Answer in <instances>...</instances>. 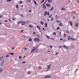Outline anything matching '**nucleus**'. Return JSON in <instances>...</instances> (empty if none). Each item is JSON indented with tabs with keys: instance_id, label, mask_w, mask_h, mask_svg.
Segmentation results:
<instances>
[{
	"instance_id": "obj_1",
	"label": "nucleus",
	"mask_w": 79,
	"mask_h": 79,
	"mask_svg": "<svg viewBox=\"0 0 79 79\" xmlns=\"http://www.w3.org/2000/svg\"><path fill=\"white\" fill-rule=\"evenodd\" d=\"M34 40L35 42H40V39L36 38L34 39Z\"/></svg>"
},
{
	"instance_id": "obj_2",
	"label": "nucleus",
	"mask_w": 79,
	"mask_h": 79,
	"mask_svg": "<svg viewBox=\"0 0 79 79\" xmlns=\"http://www.w3.org/2000/svg\"><path fill=\"white\" fill-rule=\"evenodd\" d=\"M37 48V47H36V48L35 47H33L31 51V53H33L36 50Z\"/></svg>"
},
{
	"instance_id": "obj_3",
	"label": "nucleus",
	"mask_w": 79,
	"mask_h": 79,
	"mask_svg": "<svg viewBox=\"0 0 79 79\" xmlns=\"http://www.w3.org/2000/svg\"><path fill=\"white\" fill-rule=\"evenodd\" d=\"M51 65H50L47 66L48 68H47L46 71H49V69H50V66Z\"/></svg>"
},
{
	"instance_id": "obj_4",
	"label": "nucleus",
	"mask_w": 79,
	"mask_h": 79,
	"mask_svg": "<svg viewBox=\"0 0 79 79\" xmlns=\"http://www.w3.org/2000/svg\"><path fill=\"white\" fill-rule=\"evenodd\" d=\"M28 40L29 42H32V39L31 37H29L28 38Z\"/></svg>"
},
{
	"instance_id": "obj_5",
	"label": "nucleus",
	"mask_w": 79,
	"mask_h": 79,
	"mask_svg": "<svg viewBox=\"0 0 79 79\" xmlns=\"http://www.w3.org/2000/svg\"><path fill=\"white\" fill-rule=\"evenodd\" d=\"M50 76L48 75H46L45 76V78H50Z\"/></svg>"
},
{
	"instance_id": "obj_6",
	"label": "nucleus",
	"mask_w": 79,
	"mask_h": 79,
	"mask_svg": "<svg viewBox=\"0 0 79 79\" xmlns=\"http://www.w3.org/2000/svg\"><path fill=\"white\" fill-rule=\"evenodd\" d=\"M26 24V22L24 21H23L22 22V25H25V24Z\"/></svg>"
},
{
	"instance_id": "obj_7",
	"label": "nucleus",
	"mask_w": 79,
	"mask_h": 79,
	"mask_svg": "<svg viewBox=\"0 0 79 79\" xmlns=\"http://www.w3.org/2000/svg\"><path fill=\"white\" fill-rule=\"evenodd\" d=\"M63 47L64 48L66 49H68V47H67L65 45H63Z\"/></svg>"
},
{
	"instance_id": "obj_8",
	"label": "nucleus",
	"mask_w": 79,
	"mask_h": 79,
	"mask_svg": "<svg viewBox=\"0 0 79 79\" xmlns=\"http://www.w3.org/2000/svg\"><path fill=\"white\" fill-rule=\"evenodd\" d=\"M70 40H74L76 41V39L73 38H71Z\"/></svg>"
},
{
	"instance_id": "obj_9",
	"label": "nucleus",
	"mask_w": 79,
	"mask_h": 79,
	"mask_svg": "<svg viewBox=\"0 0 79 79\" xmlns=\"http://www.w3.org/2000/svg\"><path fill=\"white\" fill-rule=\"evenodd\" d=\"M47 11H45L44 13V15L47 16Z\"/></svg>"
},
{
	"instance_id": "obj_10",
	"label": "nucleus",
	"mask_w": 79,
	"mask_h": 79,
	"mask_svg": "<svg viewBox=\"0 0 79 79\" xmlns=\"http://www.w3.org/2000/svg\"><path fill=\"white\" fill-rule=\"evenodd\" d=\"M46 6L47 7H50V4H46Z\"/></svg>"
},
{
	"instance_id": "obj_11",
	"label": "nucleus",
	"mask_w": 79,
	"mask_h": 79,
	"mask_svg": "<svg viewBox=\"0 0 79 79\" xmlns=\"http://www.w3.org/2000/svg\"><path fill=\"white\" fill-rule=\"evenodd\" d=\"M43 9H46V6L44 5L43 6Z\"/></svg>"
},
{
	"instance_id": "obj_12",
	"label": "nucleus",
	"mask_w": 79,
	"mask_h": 79,
	"mask_svg": "<svg viewBox=\"0 0 79 79\" xmlns=\"http://www.w3.org/2000/svg\"><path fill=\"white\" fill-rule=\"evenodd\" d=\"M3 63H4V60H3L2 62V63H1L0 64V65L1 66H3Z\"/></svg>"
},
{
	"instance_id": "obj_13",
	"label": "nucleus",
	"mask_w": 79,
	"mask_h": 79,
	"mask_svg": "<svg viewBox=\"0 0 79 79\" xmlns=\"http://www.w3.org/2000/svg\"><path fill=\"white\" fill-rule=\"evenodd\" d=\"M48 2L49 3H51L52 2V0H48Z\"/></svg>"
},
{
	"instance_id": "obj_14",
	"label": "nucleus",
	"mask_w": 79,
	"mask_h": 79,
	"mask_svg": "<svg viewBox=\"0 0 79 79\" xmlns=\"http://www.w3.org/2000/svg\"><path fill=\"white\" fill-rule=\"evenodd\" d=\"M77 26H78V23H75V27H77Z\"/></svg>"
},
{
	"instance_id": "obj_15",
	"label": "nucleus",
	"mask_w": 79,
	"mask_h": 79,
	"mask_svg": "<svg viewBox=\"0 0 79 79\" xmlns=\"http://www.w3.org/2000/svg\"><path fill=\"white\" fill-rule=\"evenodd\" d=\"M39 52V49H36L35 52V53H37Z\"/></svg>"
},
{
	"instance_id": "obj_16",
	"label": "nucleus",
	"mask_w": 79,
	"mask_h": 79,
	"mask_svg": "<svg viewBox=\"0 0 79 79\" xmlns=\"http://www.w3.org/2000/svg\"><path fill=\"white\" fill-rule=\"evenodd\" d=\"M70 24L71 25V26H73V23H72V22L70 21L69 22Z\"/></svg>"
},
{
	"instance_id": "obj_17",
	"label": "nucleus",
	"mask_w": 79,
	"mask_h": 79,
	"mask_svg": "<svg viewBox=\"0 0 79 79\" xmlns=\"http://www.w3.org/2000/svg\"><path fill=\"white\" fill-rule=\"evenodd\" d=\"M37 28H38V29H39V30H40V27H39V26H37Z\"/></svg>"
},
{
	"instance_id": "obj_18",
	"label": "nucleus",
	"mask_w": 79,
	"mask_h": 79,
	"mask_svg": "<svg viewBox=\"0 0 79 79\" xmlns=\"http://www.w3.org/2000/svg\"><path fill=\"white\" fill-rule=\"evenodd\" d=\"M34 2L36 5H37V2L35 1V0H34Z\"/></svg>"
},
{
	"instance_id": "obj_19",
	"label": "nucleus",
	"mask_w": 79,
	"mask_h": 79,
	"mask_svg": "<svg viewBox=\"0 0 79 79\" xmlns=\"http://www.w3.org/2000/svg\"><path fill=\"white\" fill-rule=\"evenodd\" d=\"M46 37L47 38H48V39H50V36H48V35H47Z\"/></svg>"
},
{
	"instance_id": "obj_20",
	"label": "nucleus",
	"mask_w": 79,
	"mask_h": 79,
	"mask_svg": "<svg viewBox=\"0 0 79 79\" xmlns=\"http://www.w3.org/2000/svg\"><path fill=\"white\" fill-rule=\"evenodd\" d=\"M71 38V37H70V36H68V40H70Z\"/></svg>"
},
{
	"instance_id": "obj_21",
	"label": "nucleus",
	"mask_w": 79,
	"mask_h": 79,
	"mask_svg": "<svg viewBox=\"0 0 79 79\" xmlns=\"http://www.w3.org/2000/svg\"><path fill=\"white\" fill-rule=\"evenodd\" d=\"M41 24L42 25H44V22L41 21Z\"/></svg>"
},
{
	"instance_id": "obj_22",
	"label": "nucleus",
	"mask_w": 79,
	"mask_h": 79,
	"mask_svg": "<svg viewBox=\"0 0 79 79\" xmlns=\"http://www.w3.org/2000/svg\"><path fill=\"white\" fill-rule=\"evenodd\" d=\"M46 2H47V0H46L42 4V5H44L46 3Z\"/></svg>"
},
{
	"instance_id": "obj_23",
	"label": "nucleus",
	"mask_w": 79,
	"mask_h": 79,
	"mask_svg": "<svg viewBox=\"0 0 79 79\" xmlns=\"http://www.w3.org/2000/svg\"><path fill=\"white\" fill-rule=\"evenodd\" d=\"M30 44L29 43H27L26 45L27 47H29V46Z\"/></svg>"
},
{
	"instance_id": "obj_24",
	"label": "nucleus",
	"mask_w": 79,
	"mask_h": 79,
	"mask_svg": "<svg viewBox=\"0 0 79 79\" xmlns=\"http://www.w3.org/2000/svg\"><path fill=\"white\" fill-rule=\"evenodd\" d=\"M29 27L32 28V27H33V26H32L31 25H29Z\"/></svg>"
},
{
	"instance_id": "obj_25",
	"label": "nucleus",
	"mask_w": 79,
	"mask_h": 79,
	"mask_svg": "<svg viewBox=\"0 0 79 79\" xmlns=\"http://www.w3.org/2000/svg\"><path fill=\"white\" fill-rule=\"evenodd\" d=\"M38 68H39V69H42V67L41 66H40L38 67Z\"/></svg>"
},
{
	"instance_id": "obj_26",
	"label": "nucleus",
	"mask_w": 79,
	"mask_h": 79,
	"mask_svg": "<svg viewBox=\"0 0 79 79\" xmlns=\"http://www.w3.org/2000/svg\"><path fill=\"white\" fill-rule=\"evenodd\" d=\"M47 15L48 16H49V15H50V12L48 11V13H47Z\"/></svg>"
},
{
	"instance_id": "obj_27",
	"label": "nucleus",
	"mask_w": 79,
	"mask_h": 79,
	"mask_svg": "<svg viewBox=\"0 0 79 79\" xmlns=\"http://www.w3.org/2000/svg\"><path fill=\"white\" fill-rule=\"evenodd\" d=\"M2 71H3V69H0V73L2 72Z\"/></svg>"
},
{
	"instance_id": "obj_28",
	"label": "nucleus",
	"mask_w": 79,
	"mask_h": 79,
	"mask_svg": "<svg viewBox=\"0 0 79 79\" xmlns=\"http://www.w3.org/2000/svg\"><path fill=\"white\" fill-rule=\"evenodd\" d=\"M44 1H45V0H43L41 2V4H42V3H44Z\"/></svg>"
},
{
	"instance_id": "obj_29",
	"label": "nucleus",
	"mask_w": 79,
	"mask_h": 79,
	"mask_svg": "<svg viewBox=\"0 0 79 79\" xmlns=\"http://www.w3.org/2000/svg\"><path fill=\"white\" fill-rule=\"evenodd\" d=\"M55 18L56 19H58V15H56Z\"/></svg>"
},
{
	"instance_id": "obj_30",
	"label": "nucleus",
	"mask_w": 79,
	"mask_h": 79,
	"mask_svg": "<svg viewBox=\"0 0 79 79\" xmlns=\"http://www.w3.org/2000/svg\"><path fill=\"white\" fill-rule=\"evenodd\" d=\"M63 25V24H62V23H60V24H59V26H62Z\"/></svg>"
},
{
	"instance_id": "obj_31",
	"label": "nucleus",
	"mask_w": 79,
	"mask_h": 79,
	"mask_svg": "<svg viewBox=\"0 0 79 79\" xmlns=\"http://www.w3.org/2000/svg\"><path fill=\"white\" fill-rule=\"evenodd\" d=\"M11 1H12V0H7L6 1V2H11Z\"/></svg>"
},
{
	"instance_id": "obj_32",
	"label": "nucleus",
	"mask_w": 79,
	"mask_h": 79,
	"mask_svg": "<svg viewBox=\"0 0 79 79\" xmlns=\"http://www.w3.org/2000/svg\"><path fill=\"white\" fill-rule=\"evenodd\" d=\"M45 27H47V23H45Z\"/></svg>"
},
{
	"instance_id": "obj_33",
	"label": "nucleus",
	"mask_w": 79,
	"mask_h": 79,
	"mask_svg": "<svg viewBox=\"0 0 79 79\" xmlns=\"http://www.w3.org/2000/svg\"><path fill=\"white\" fill-rule=\"evenodd\" d=\"M62 10H65V9L64 7H63L61 8Z\"/></svg>"
},
{
	"instance_id": "obj_34",
	"label": "nucleus",
	"mask_w": 79,
	"mask_h": 79,
	"mask_svg": "<svg viewBox=\"0 0 79 79\" xmlns=\"http://www.w3.org/2000/svg\"><path fill=\"white\" fill-rule=\"evenodd\" d=\"M30 23V22H29V21H27L26 22V24H29V23Z\"/></svg>"
},
{
	"instance_id": "obj_35",
	"label": "nucleus",
	"mask_w": 79,
	"mask_h": 79,
	"mask_svg": "<svg viewBox=\"0 0 79 79\" xmlns=\"http://www.w3.org/2000/svg\"><path fill=\"white\" fill-rule=\"evenodd\" d=\"M26 63V62L25 61V62H22V64H25V63Z\"/></svg>"
},
{
	"instance_id": "obj_36",
	"label": "nucleus",
	"mask_w": 79,
	"mask_h": 79,
	"mask_svg": "<svg viewBox=\"0 0 79 79\" xmlns=\"http://www.w3.org/2000/svg\"><path fill=\"white\" fill-rule=\"evenodd\" d=\"M51 21H53V17H51Z\"/></svg>"
},
{
	"instance_id": "obj_37",
	"label": "nucleus",
	"mask_w": 79,
	"mask_h": 79,
	"mask_svg": "<svg viewBox=\"0 0 79 79\" xmlns=\"http://www.w3.org/2000/svg\"><path fill=\"white\" fill-rule=\"evenodd\" d=\"M27 2L28 3H30L31 2V0H28Z\"/></svg>"
},
{
	"instance_id": "obj_38",
	"label": "nucleus",
	"mask_w": 79,
	"mask_h": 79,
	"mask_svg": "<svg viewBox=\"0 0 79 79\" xmlns=\"http://www.w3.org/2000/svg\"><path fill=\"white\" fill-rule=\"evenodd\" d=\"M10 55H7L6 56V57H9Z\"/></svg>"
},
{
	"instance_id": "obj_39",
	"label": "nucleus",
	"mask_w": 79,
	"mask_h": 79,
	"mask_svg": "<svg viewBox=\"0 0 79 79\" xmlns=\"http://www.w3.org/2000/svg\"><path fill=\"white\" fill-rule=\"evenodd\" d=\"M20 16H22V17H25V16H24L23 15H22L21 14H20Z\"/></svg>"
},
{
	"instance_id": "obj_40",
	"label": "nucleus",
	"mask_w": 79,
	"mask_h": 79,
	"mask_svg": "<svg viewBox=\"0 0 79 79\" xmlns=\"http://www.w3.org/2000/svg\"><path fill=\"white\" fill-rule=\"evenodd\" d=\"M31 73V72H29L27 74H30Z\"/></svg>"
},
{
	"instance_id": "obj_41",
	"label": "nucleus",
	"mask_w": 79,
	"mask_h": 79,
	"mask_svg": "<svg viewBox=\"0 0 79 79\" xmlns=\"http://www.w3.org/2000/svg\"><path fill=\"white\" fill-rule=\"evenodd\" d=\"M3 18V16L0 15V18Z\"/></svg>"
},
{
	"instance_id": "obj_42",
	"label": "nucleus",
	"mask_w": 79,
	"mask_h": 79,
	"mask_svg": "<svg viewBox=\"0 0 79 79\" xmlns=\"http://www.w3.org/2000/svg\"><path fill=\"white\" fill-rule=\"evenodd\" d=\"M21 58H22V57H21V56H19V59H21Z\"/></svg>"
},
{
	"instance_id": "obj_43",
	"label": "nucleus",
	"mask_w": 79,
	"mask_h": 79,
	"mask_svg": "<svg viewBox=\"0 0 79 79\" xmlns=\"http://www.w3.org/2000/svg\"><path fill=\"white\" fill-rule=\"evenodd\" d=\"M56 22H57V23H60V21L57 20H56Z\"/></svg>"
},
{
	"instance_id": "obj_44",
	"label": "nucleus",
	"mask_w": 79,
	"mask_h": 79,
	"mask_svg": "<svg viewBox=\"0 0 79 79\" xmlns=\"http://www.w3.org/2000/svg\"><path fill=\"white\" fill-rule=\"evenodd\" d=\"M66 32H67V33H69V31L68 30H66Z\"/></svg>"
},
{
	"instance_id": "obj_45",
	"label": "nucleus",
	"mask_w": 79,
	"mask_h": 79,
	"mask_svg": "<svg viewBox=\"0 0 79 79\" xmlns=\"http://www.w3.org/2000/svg\"><path fill=\"white\" fill-rule=\"evenodd\" d=\"M2 58H3L2 57H0V61L2 60Z\"/></svg>"
},
{
	"instance_id": "obj_46",
	"label": "nucleus",
	"mask_w": 79,
	"mask_h": 79,
	"mask_svg": "<svg viewBox=\"0 0 79 79\" xmlns=\"http://www.w3.org/2000/svg\"><path fill=\"white\" fill-rule=\"evenodd\" d=\"M71 47L72 48H73V47H74V45H71Z\"/></svg>"
},
{
	"instance_id": "obj_47",
	"label": "nucleus",
	"mask_w": 79,
	"mask_h": 79,
	"mask_svg": "<svg viewBox=\"0 0 79 79\" xmlns=\"http://www.w3.org/2000/svg\"><path fill=\"white\" fill-rule=\"evenodd\" d=\"M10 54H11V55H14V53H10Z\"/></svg>"
},
{
	"instance_id": "obj_48",
	"label": "nucleus",
	"mask_w": 79,
	"mask_h": 79,
	"mask_svg": "<svg viewBox=\"0 0 79 79\" xmlns=\"http://www.w3.org/2000/svg\"><path fill=\"white\" fill-rule=\"evenodd\" d=\"M53 35H56V33L54 32L53 33Z\"/></svg>"
},
{
	"instance_id": "obj_49",
	"label": "nucleus",
	"mask_w": 79,
	"mask_h": 79,
	"mask_svg": "<svg viewBox=\"0 0 79 79\" xmlns=\"http://www.w3.org/2000/svg\"><path fill=\"white\" fill-rule=\"evenodd\" d=\"M23 3V2H22V1H20L19 2L20 4H21V3Z\"/></svg>"
},
{
	"instance_id": "obj_50",
	"label": "nucleus",
	"mask_w": 79,
	"mask_h": 79,
	"mask_svg": "<svg viewBox=\"0 0 79 79\" xmlns=\"http://www.w3.org/2000/svg\"><path fill=\"white\" fill-rule=\"evenodd\" d=\"M49 47L51 48H52V47H53V46L50 45L49 46Z\"/></svg>"
},
{
	"instance_id": "obj_51",
	"label": "nucleus",
	"mask_w": 79,
	"mask_h": 79,
	"mask_svg": "<svg viewBox=\"0 0 79 79\" xmlns=\"http://www.w3.org/2000/svg\"><path fill=\"white\" fill-rule=\"evenodd\" d=\"M60 29V27H58L57 28L56 30H58V29Z\"/></svg>"
},
{
	"instance_id": "obj_52",
	"label": "nucleus",
	"mask_w": 79,
	"mask_h": 79,
	"mask_svg": "<svg viewBox=\"0 0 79 79\" xmlns=\"http://www.w3.org/2000/svg\"><path fill=\"white\" fill-rule=\"evenodd\" d=\"M17 8H18V5H16V6Z\"/></svg>"
},
{
	"instance_id": "obj_53",
	"label": "nucleus",
	"mask_w": 79,
	"mask_h": 79,
	"mask_svg": "<svg viewBox=\"0 0 79 79\" xmlns=\"http://www.w3.org/2000/svg\"><path fill=\"white\" fill-rule=\"evenodd\" d=\"M52 9H53V7H52L50 9V10L52 11Z\"/></svg>"
},
{
	"instance_id": "obj_54",
	"label": "nucleus",
	"mask_w": 79,
	"mask_h": 79,
	"mask_svg": "<svg viewBox=\"0 0 79 79\" xmlns=\"http://www.w3.org/2000/svg\"><path fill=\"white\" fill-rule=\"evenodd\" d=\"M11 49L12 50H14L15 49V48H14V47H12L11 48Z\"/></svg>"
},
{
	"instance_id": "obj_55",
	"label": "nucleus",
	"mask_w": 79,
	"mask_h": 79,
	"mask_svg": "<svg viewBox=\"0 0 79 79\" xmlns=\"http://www.w3.org/2000/svg\"><path fill=\"white\" fill-rule=\"evenodd\" d=\"M64 36H66V33H64Z\"/></svg>"
},
{
	"instance_id": "obj_56",
	"label": "nucleus",
	"mask_w": 79,
	"mask_h": 79,
	"mask_svg": "<svg viewBox=\"0 0 79 79\" xmlns=\"http://www.w3.org/2000/svg\"><path fill=\"white\" fill-rule=\"evenodd\" d=\"M12 20H13V21H15V18H12Z\"/></svg>"
},
{
	"instance_id": "obj_57",
	"label": "nucleus",
	"mask_w": 79,
	"mask_h": 79,
	"mask_svg": "<svg viewBox=\"0 0 79 79\" xmlns=\"http://www.w3.org/2000/svg\"><path fill=\"white\" fill-rule=\"evenodd\" d=\"M22 22L21 21H20V22H18V24H20V23H21Z\"/></svg>"
},
{
	"instance_id": "obj_58",
	"label": "nucleus",
	"mask_w": 79,
	"mask_h": 79,
	"mask_svg": "<svg viewBox=\"0 0 79 79\" xmlns=\"http://www.w3.org/2000/svg\"><path fill=\"white\" fill-rule=\"evenodd\" d=\"M27 50V48H24V50Z\"/></svg>"
},
{
	"instance_id": "obj_59",
	"label": "nucleus",
	"mask_w": 79,
	"mask_h": 79,
	"mask_svg": "<svg viewBox=\"0 0 79 79\" xmlns=\"http://www.w3.org/2000/svg\"><path fill=\"white\" fill-rule=\"evenodd\" d=\"M58 53H59V52H57L56 54V55H58Z\"/></svg>"
},
{
	"instance_id": "obj_60",
	"label": "nucleus",
	"mask_w": 79,
	"mask_h": 79,
	"mask_svg": "<svg viewBox=\"0 0 79 79\" xmlns=\"http://www.w3.org/2000/svg\"><path fill=\"white\" fill-rule=\"evenodd\" d=\"M23 31H24V30H22L20 31V32H22V33L23 32Z\"/></svg>"
},
{
	"instance_id": "obj_61",
	"label": "nucleus",
	"mask_w": 79,
	"mask_h": 79,
	"mask_svg": "<svg viewBox=\"0 0 79 79\" xmlns=\"http://www.w3.org/2000/svg\"><path fill=\"white\" fill-rule=\"evenodd\" d=\"M60 41L63 40V39L62 38H60Z\"/></svg>"
},
{
	"instance_id": "obj_62",
	"label": "nucleus",
	"mask_w": 79,
	"mask_h": 79,
	"mask_svg": "<svg viewBox=\"0 0 79 79\" xmlns=\"http://www.w3.org/2000/svg\"><path fill=\"white\" fill-rule=\"evenodd\" d=\"M7 20H6L5 21V23H6V22H7Z\"/></svg>"
},
{
	"instance_id": "obj_63",
	"label": "nucleus",
	"mask_w": 79,
	"mask_h": 79,
	"mask_svg": "<svg viewBox=\"0 0 79 79\" xmlns=\"http://www.w3.org/2000/svg\"><path fill=\"white\" fill-rule=\"evenodd\" d=\"M33 34H35V32H33Z\"/></svg>"
},
{
	"instance_id": "obj_64",
	"label": "nucleus",
	"mask_w": 79,
	"mask_h": 79,
	"mask_svg": "<svg viewBox=\"0 0 79 79\" xmlns=\"http://www.w3.org/2000/svg\"><path fill=\"white\" fill-rule=\"evenodd\" d=\"M77 1L78 2V3H79V0H77Z\"/></svg>"
}]
</instances>
